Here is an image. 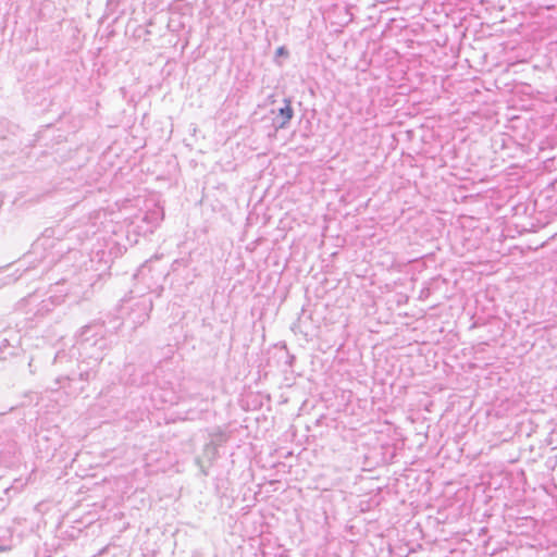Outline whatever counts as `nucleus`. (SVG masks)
<instances>
[{
	"label": "nucleus",
	"instance_id": "7ed1b4c3",
	"mask_svg": "<svg viewBox=\"0 0 557 557\" xmlns=\"http://www.w3.org/2000/svg\"><path fill=\"white\" fill-rule=\"evenodd\" d=\"M75 379L70 376H59L55 379V387H51L52 391L64 389L69 396H77L84 391V386H74Z\"/></svg>",
	"mask_w": 557,
	"mask_h": 557
},
{
	"label": "nucleus",
	"instance_id": "423d86ee",
	"mask_svg": "<svg viewBox=\"0 0 557 557\" xmlns=\"http://www.w3.org/2000/svg\"><path fill=\"white\" fill-rule=\"evenodd\" d=\"M52 305H54V301L52 298L45 299V300H42L41 308L39 310L48 312L51 310Z\"/></svg>",
	"mask_w": 557,
	"mask_h": 557
},
{
	"label": "nucleus",
	"instance_id": "0eeeda50",
	"mask_svg": "<svg viewBox=\"0 0 557 557\" xmlns=\"http://www.w3.org/2000/svg\"><path fill=\"white\" fill-rule=\"evenodd\" d=\"M276 54L277 55H284V54H287V51L284 47H280L277 50H276Z\"/></svg>",
	"mask_w": 557,
	"mask_h": 557
},
{
	"label": "nucleus",
	"instance_id": "20e7f679",
	"mask_svg": "<svg viewBox=\"0 0 557 557\" xmlns=\"http://www.w3.org/2000/svg\"><path fill=\"white\" fill-rule=\"evenodd\" d=\"M285 106L280 108L274 119V125L276 128H285L294 116V110L289 99H284Z\"/></svg>",
	"mask_w": 557,
	"mask_h": 557
},
{
	"label": "nucleus",
	"instance_id": "f03ea898",
	"mask_svg": "<svg viewBox=\"0 0 557 557\" xmlns=\"http://www.w3.org/2000/svg\"><path fill=\"white\" fill-rule=\"evenodd\" d=\"M152 310V301L150 298H141L135 304V308L129 313L128 319L137 326L141 325L149 319L150 311Z\"/></svg>",
	"mask_w": 557,
	"mask_h": 557
},
{
	"label": "nucleus",
	"instance_id": "f257e3e1",
	"mask_svg": "<svg viewBox=\"0 0 557 557\" xmlns=\"http://www.w3.org/2000/svg\"><path fill=\"white\" fill-rule=\"evenodd\" d=\"M102 324L91 323L83 326L75 336L73 349L77 351L81 359L79 380L88 382L96 374V367L103 359L108 349V339L104 336Z\"/></svg>",
	"mask_w": 557,
	"mask_h": 557
},
{
	"label": "nucleus",
	"instance_id": "39448f33",
	"mask_svg": "<svg viewBox=\"0 0 557 557\" xmlns=\"http://www.w3.org/2000/svg\"><path fill=\"white\" fill-rule=\"evenodd\" d=\"M163 219V212L160 209L153 210L146 214L145 220L158 224Z\"/></svg>",
	"mask_w": 557,
	"mask_h": 557
}]
</instances>
